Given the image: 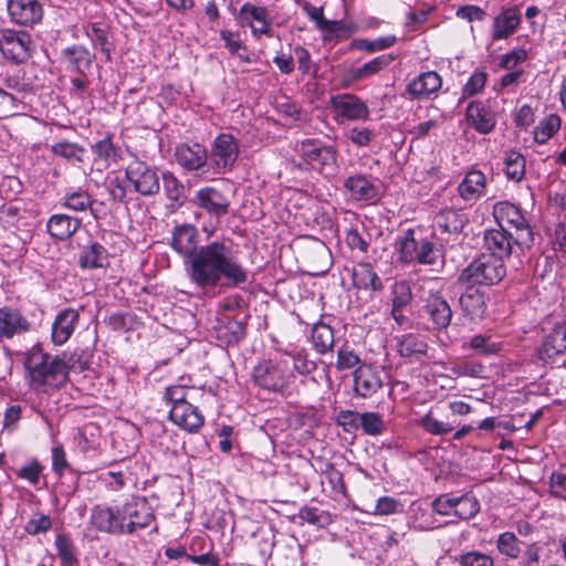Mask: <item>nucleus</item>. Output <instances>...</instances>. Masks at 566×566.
I'll return each instance as SVG.
<instances>
[{
  "mask_svg": "<svg viewBox=\"0 0 566 566\" xmlns=\"http://www.w3.org/2000/svg\"><path fill=\"white\" fill-rule=\"evenodd\" d=\"M54 544L62 566H73L77 562L73 542L67 534H57Z\"/></svg>",
  "mask_w": 566,
  "mask_h": 566,
  "instance_id": "37998d69",
  "label": "nucleus"
},
{
  "mask_svg": "<svg viewBox=\"0 0 566 566\" xmlns=\"http://www.w3.org/2000/svg\"><path fill=\"white\" fill-rule=\"evenodd\" d=\"M286 356L291 357L294 370L302 376H307L316 369V363L311 360L304 350L286 354Z\"/></svg>",
  "mask_w": 566,
  "mask_h": 566,
  "instance_id": "bf43d9fd",
  "label": "nucleus"
},
{
  "mask_svg": "<svg viewBox=\"0 0 566 566\" xmlns=\"http://www.w3.org/2000/svg\"><path fill=\"white\" fill-rule=\"evenodd\" d=\"M420 313L421 317L430 324L429 328L436 332L446 331L453 316L449 302L437 290L428 291Z\"/></svg>",
  "mask_w": 566,
  "mask_h": 566,
  "instance_id": "0eeeda50",
  "label": "nucleus"
},
{
  "mask_svg": "<svg viewBox=\"0 0 566 566\" xmlns=\"http://www.w3.org/2000/svg\"><path fill=\"white\" fill-rule=\"evenodd\" d=\"M206 149L198 143L179 146V165L188 170H196L206 164Z\"/></svg>",
  "mask_w": 566,
  "mask_h": 566,
  "instance_id": "473e14b6",
  "label": "nucleus"
},
{
  "mask_svg": "<svg viewBox=\"0 0 566 566\" xmlns=\"http://www.w3.org/2000/svg\"><path fill=\"white\" fill-rule=\"evenodd\" d=\"M395 249L398 261L403 264L417 262L432 265L438 256L434 244L427 239L417 240L412 229H408L397 237Z\"/></svg>",
  "mask_w": 566,
  "mask_h": 566,
  "instance_id": "20e7f679",
  "label": "nucleus"
},
{
  "mask_svg": "<svg viewBox=\"0 0 566 566\" xmlns=\"http://www.w3.org/2000/svg\"><path fill=\"white\" fill-rule=\"evenodd\" d=\"M353 280L355 285L359 289L378 291L382 287L380 277L368 263H360L354 269Z\"/></svg>",
  "mask_w": 566,
  "mask_h": 566,
  "instance_id": "e433bc0d",
  "label": "nucleus"
},
{
  "mask_svg": "<svg viewBox=\"0 0 566 566\" xmlns=\"http://www.w3.org/2000/svg\"><path fill=\"white\" fill-rule=\"evenodd\" d=\"M126 177L142 196H150L159 190V178L146 163L134 159L126 168Z\"/></svg>",
  "mask_w": 566,
  "mask_h": 566,
  "instance_id": "f8f14e48",
  "label": "nucleus"
},
{
  "mask_svg": "<svg viewBox=\"0 0 566 566\" xmlns=\"http://www.w3.org/2000/svg\"><path fill=\"white\" fill-rule=\"evenodd\" d=\"M517 543L515 534L505 532L499 536L496 546L501 554L510 558H517L521 552Z\"/></svg>",
  "mask_w": 566,
  "mask_h": 566,
  "instance_id": "6e6d98bb",
  "label": "nucleus"
},
{
  "mask_svg": "<svg viewBox=\"0 0 566 566\" xmlns=\"http://www.w3.org/2000/svg\"><path fill=\"white\" fill-rule=\"evenodd\" d=\"M30 329L31 323L20 310L8 305L0 307V340L12 339Z\"/></svg>",
  "mask_w": 566,
  "mask_h": 566,
  "instance_id": "dca6fc26",
  "label": "nucleus"
},
{
  "mask_svg": "<svg viewBox=\"0 0 566 566\" xmlns=\"http://www.w3.org/2000/svg\"><path fill=\"white\" fill-rule=\"evenodd\" d=\"M502 345L491 340L490 336L475 335L470 340V348L481 355H492L501 350Z\"/></svg>",
  "mask_w": 566,
  "mask_h": 566,
  "instance_id": "13d9d810",
  "label": "nucleus"
},
{
  "mask_svg": "<svg viewBox=\"0 0 566 566\" xmlns=\"http://www.w3.org/2000/svg\"><path fill=\"white\" fill-rule=\"evenodd\" d=\"M63 60L73 71L85 73L92 64L90 52L82 45H73L63 51Z\"/></svg>",
  "mask_w": 566,
  "mask_h": 566,
  "instance_id": "72a5a7b5",
  "label": "nucleus"
},
{
  "mask_svg": "<svg viewBox=\"0 0 566 566\" xmlns=\"http://www.w3.org/2000/svg\"><path fill=\"white\" fill-rule=\"evenodd\" d=\"M418 424L428 433L444 436L452 432L455 421L446 416V408L441 405L432 406L429 411L418 420Z\"/></svg>",
  "mask_w": 566,
  "mask_h": 566,
  "instance_id": "aec40b11",
  "label": "nucleus"
},
{
  "mask_svg": "<svg viewBox=\"0 0 566 566\" xmlns=\"http://www.w3.org/2000/svg\"><path fill=\"white\" fill-rule=\"evenodd\" d=\"M75 439L76 444L82 452L86 453L90 451H94L99 447V428L92 422L86 423L81 429H78Z\"/></svg>",
  "mask_w": 566,
  "mask_h": 566,
  "instance_id": "a19ab883",
  "label": "nucleus"
},
{
  "mask_svg": "<svg viewBox=\"0 0 566 566\" xmlns=\"http://www.w3.org/2000/svg\"><path fill=\"white\" fill-rule=\"evenodd\" d=\"M7 8L11 21L22 27H33L43 18L39 0H8Z\"/></svg>",
  "mask_w": 566,
  "mask_h": 566,
  "instance_id": "4468645a",
  "label": "nucleus"
},
{
  "mask_svg": "<svg viewBox=\"0 0 566 566\" xmlns=\"http://www.w3.org/2000/svg\"><path fill=\"white\" fill-rule=\"evenodd\" d=\"M311 339L315 350L324 355L334 347V331L325 323H316L312 328Z\"/></svg>",
  "mask_w": 566,
  "mask_h": 566,
  "instance_id": "f704fd0d",
  "label": "nucleus"
},
{
  "mask_svg": "<svg viewBox=\"0 0 566 566\" xmlns=\"http://www.w3.org/2000/svg\"><path fill=\"white\" fill-rule=\"evenodd\" d=\"M455 15L460 19L473 22L484 20L486 12L478 6L468 4L458 8Z\"/></svg>",
  "mask_w": 566,
  "mask_h": 566,
  "instance_id": "774afa93",
  "label": "nucleus"
},
{
  "mask_svg": "<svg viewBox=\"0 0 566 566\" xmlns=\"http://www.w3.org/2000/svg\"><path fill=\"white\" fill-rule=\"evenodd\" d=\"M457 562L461 566H494L493 558L485 553L479 551H470L460 554Z\"/></svg>",
  "mask_w": 566,
  "mask_h": 566,
  "instance_id": "5fc2aeb1",
  "label": "nucleus"
},
{
  "mask_svg": "<svg viewBox=\"0 0 566 566\" xmlns=\"http://www.w3.org/2000/svg\"><path fill=\"white\" fill-rule=\"evenodd\" d=\"M455 497V493H448L438 496L432 502L433 511L444 516L454 515Z\"/></svg>",
  "mask_w": 566,
  "mask_h": 566,
  "instance_id": "e2e57ef3",
  "label": "nucleus"
},
{
  "mask_svg": "<svg viewBox=\"0 0 566 566\" xmlns=\"http://www.w3.org/2000/svg\"><path fill=\"white\" fill-rule=\"evenodd\" d=\"M396 59L392 54L379 55L353 71L355 80H364L387 69Z\"/></svg>",
  "mask_w": 566,
  "mask_h": 566,
  "instance_id": "58836bf2",
  "label": "nucleus"
},
{
  "mask_svg": "<svg viewBox=\"0 0 566 566\" xmlns=\"http://www.w3.org/2000/svg\"><path fill=\"white\" fill-rule=\"evenodd\" d=\"M392 306L405 308L412 300L411 286L407 281H398L392 285Z\"/></svg>",
  "mask_w": 566,
  "mask_h": 566,
  "instance_id": "864d4df0",
  "label": "nucleus"
},
{
  "mask_svg": "<svg viewBox=\"0 0 566 566\" xmlns=\"http://www.w3.org/2000/svg\"><path fill=\"white\" fill-rule=\"evenodd\" d=\"M493 216L499 221L500 226H502V223L511 224L516 231L521 232V237L532 240V232L528 229L526 219L515 205L509 201H500L493 207Z\"/></svg>",
  "mask_w": 566,
  "mask_h": 566,
  "instance_id": "412c9836",
  "label": "nucleus"
},
{
  "mask_svg": "<svg viewBox=\"0 0 566 566\" xmlns=\"http://www.w3.org/2000/svg\"><path fill=\"white\" fill-rule=\"evenodd\" d=\"M329 106L334 112V119L337 123L345 120L366 122L369 119L370 111L367 104L357 95L342 93L329 97Z\"/></svg>",
  "mask_w": 566,
  "mask_h": 566,
  "instance_id": "6e6552de",
  "label": "nucleus"
},
{
  "mask_svg": "<svg viewBox=\"0 0 566 566\" xmlns=\"http://www.w3.org/2000/svg\"><path fill=\"white\" fill-rule=\"evenodd\" d=\"M384 386L380 371L370 365H360L354 371V391L361 398H370Z\"/></svg>",
  "mask_w": 566,
  "mask_h": 566,
  "instance_id": "f3484780",
  "label": "nucleus"
},
{
  "mask_svg": "<svg viewBox=\"0 0 566 566\" xmlns=\"http://www.w3.org/2000/svg\"><path fill=\"white\" fill-rule=\"evenodd\" d=\"M396 42L397 38L395 35H387L375 40L359 39L354 42V45L358 50L373 53L391 48Z\"/></svg>",
  "mask_w": 566,
  "mask_h": 566,
  "instance_id": "8fccbe9b",
  "label": "nucleus"
},
{
  "mask_svg": "<svg viewBox=\"0 0 566 566\" xmlns=\"http://www.w3.org/2000/svg\"><path fill=\"white\" fill-rule=\"evenodd\" d=\"M505 275V268L501 258L492 254H482L473 260L460 274L459 280L470 285H493Z\"/></svg>",
  "mask_w": 566,
  "mask_h": 566,
  "instance_id": "39448f33",
  "label": "nucleus"
},
{
  "mask_svg": "<svg viewBox=\"0 0 566 566\" xmlns=\"http://www.w3.org/2000/svg\"><path fill=\"white\" fill-rule=\"evenodd\" d=\"M360 363L359 356L347 345L342 346L337 352L336 368L346 370Z\"/></svg>",
  "mask_w": 566,
  "mask_h": 566,
  "instance_id": "052dcab7",
  "label": "nucleus"
},
{
  "mask_svg": "<svg viewBox=\"0 0 566 566\" xmlns=\"http://www.w3.org/2000/svg\"><path fill=\"white\" fill-rule=\"evenodd\" d=\"M442 85L440 75L434 71L419 74L407 86V92L415 98H428L437 93Z\"/></svg>",
  "mask_w": 566,
  "mask_h": 566,
  "instance_id": "393cba45",
  "label": "nucleus"
},
{
  "mask_svg": "<svg viewBox=\"0 0 566 566\" xmlns=\"http://www.w3.org/2000/svg\"><path fill=\"white\" fill-rule=\"evenodd\" d=\"M185 266L191 280L201 286H216L221 279L233 285L248 280L247 271L221 242H211L195 250L185 260Z\"/></svg>",
  "mask_w": 566,
  "mask_h": 566,
  "instance_id": "f257e3e1",
  "label": "nucleus"
},
{
  "mask_svg": "<svg viewBox=\"0 0 566 566\" xmlns=\"http://www.w3.org/2000/svg\"><path fill=\"white\" fill-rule=\"evenodd\" d=\"M461 310L471 321L482 319L486 312L485 296L479 290L469 287L459 300Z\"/></svg>",
  "mask_w": 566,
  "mask_h": 566,
  "instance_id": "cd10ccee",
  "label": "nucleus"
},
{
  "mask_svg": "<svg viewBox=\"0 0 566 566\" xmlns=\"http://www.w3.org/2000/svg\"><path fill=\"white\" fill-rule=\"evenodd\" d=\"M562 119L557 114H549L542 118L534 128V140L546 144L559 129Z\"/></svg>",
  "mask_w": 566,
  "mask_h": 566,
  "instance_id": "4c0bfd02",
  "label": "nucleus"
},
{
  "mask_svg": "<svg viewBox=\"0 0 566 566\" xmlns=\"http://www.w3.org/2000/svg\"><path fill=\"white\" fill-rule=\"evenodd\" d=\"M520 241H522V243H527L530 239L518 234V238L514 240L512 234L503 229L502 226L496 229H490L484 234V244L490 251L489 254L499 256L501 260H503L504 256H510L513 243H520Z\"/></svg>",
  "mask_w": 566,
  "mask_h": 566,
  "instance_id": "a211bd4d",
  "label": "nucleus"
},
{
  "mask_svg": "<svg viewBox=\"0 0 566 566\" xmlns=\"http://www.w3.org/2000/svg\"><path fill=\"white\" fill-rule=\"evenodd\" d=\"M96 158L104 161L107 166L117 160V150L113 144L112 137L106 136L92 146Z\"/></svg>",
  "mask_w": 566,
  "mask_h": 566,
  "instance_id": "de8ad7c7",
  "label": "nucleus"
},
{
  "mask_svg": "<svg viewBox=\"0 0 566 566\" xmlns=\"http://www.w3.org/2000/svg\"><path fill=\"white\" fill-rule=\"evenodd\" d=\"M302 165L322 171L336 165L338 151L318 138H306L296 144Z\"/></svg>",
  "mask_w": 566,
  "mask_h": 566,
  "instance_id": "423d86ee",
  "label": "nucleus"
},
{
  "mask_svg": "<svg viewBox=\"0 0 566 566\" xmlns=\"http://www.w3.org/2000/svg\"><path fill=\"white\" fill-rule=\"evenodd\" d=\"M62 205L73 211H86L92 207L93 200L86 191L78 189L76 191L67 192L63 197Z\"/></svg>",
  "mask_w": 566,
  "mask_h": 566,
  "instance_id": "49530a36",
  "label": "nucleus"
},
{
  "mask_svg": "<svg viewBox=\"0 0 566 566\" xmlns=\"http://www.w3.org/2000/svg\"><path fill=\"white\" fill-rule=\"evenodd\" d=\"M86 34L94 45L99 46L101 50L106 53L107 57H109L111 43L108 41V28L102 23H91L86 27Z\"/></svg>",
  "mask_w": 566,
  "mask_h": 566,
  "instance_id": "c03bdc74",
  "label": "nucleus"
},
{
  "mask_svg": "<svg viewBox=\"0 0 566 566\" xmlns=\"http://www.w3.org/2000/svg\"><path fill=\"white\" fill-rule=\"evenodd\" d=\"M238 20L241 25L249 27L254 38L271 34V18L269 11L263 6L251 2L243 3L238 13Z\"/></svg>",
  "mask_w": 566,
  "mask_h": 566,
  "instance_id": "ddd939ff",
  "label": "nucleus"
},
{
  "mask_svg": "<svg viewBox=\"0 0 566 566\" xmlns=\"http://www.w3.org/2000/svg\"><path fill=\"white\" fill-rule=\"evenodd\" d=\"M526 161L524 156L514 149L507 150L504 156V171L509 179L518 182L524 178Z\"/></svg>",
  "mask_w": 566,
  "mask_h": 566,
  "instance_id": "ea45409f",
  "label": "nucleus"
},
{
  "mask_svg": "<svg viewBox=\"0 0 566 566\" xmlns=\"http://www.w3.org/2000/svg\"><path fill=\"white\" fill-rule=\"evenodd\" d=\"M344 187L350 197L357 201H370L378 197V189L375 184L363 175L349 176Z\"/></svg>",
  "mask_w": 566,
  "mask_h": 566,
  "instance_id": "c85d7f7f",
  "label": "nucleus"
},
{
  "mask_svg": "<svg viewBox=\"0 0 566 566\" xmlns=\"http://www.w3.org/2000/svg\"><path fill=\"white\" fill-rule=\"evenodd\" d=\"M24 367L33 390L59 389L69 380V365L64 359L45 353L39 345L28 352Z\"/></svg>",
  "mask_w": 566,
  "mask_h": 566,
  "instance_id": "f03ea898",
  "label": "nucleus"
},
{
  "mask_svg": "<svg viewBox=\"0 0 566 566\" xmlns=\"http://www.w3.org/2000/svg\"><path fill=\"white\" fill-rule=\"evenodd\" d=\"M43 467L38 460H32L27 464L22 465L20 469L15 471V474L19 479L28 481L31 485L38 488L41 475H42Z\"/></svg>",
  "mask_w": 566,
  "mask_h": 566,
  "instance_id": "603ef678",
  "label": "nucleus"
},
{
  "mask_svg": "<svg viewBox=\"0 0 566 566\" xmlns=\"http://www.w3.org/2000/svg\"><path fill=\"white\" fill-rule=\"evenodd\" d=\"M203 424V417L198 408L179 398V428L189 432L197 431Z\"/></svg>",
  "mask_w": 566,
  "mask_h": 566,
  "instance_id": "c9c22d12",
  "label": "nucleus"
},
{
  "mask_svg": "<svg viewBox=\"0 0 566 566\" xmlns=\"http://www.w3.org/2000/svg\"><path fill=\"white\" fill-rule=\"evenodd\" d=\"M522 21V14L517 7H509L494 18L492 24V39L494 41L504 40L513 35Z\"/></svg>",
  "mask_w": 566,
  "mask_h": 566,
  "instance_id": "4be33fe9",
  "label": "nucleus"
},
{
  "mask_svg": "<svg viewBox=\"0 0 566 566\" xmlns=\"http://www.w3.org/2000/svg\"><path fill=\"white\" fill-rule=\"evenodd\" d=\"M78 264L82 269H99L108 264L107 250L99 243H91L84 247L80 258Z\"/></svg>",
  "mask_w": 566,
  "mask_h": 566,
  "instance_id": "2f4dec72",
  "label": "nucleus"
},
{
  "mask_svg": "<svg viewBox=\"0 0 566 566\" xmlns=\"http://www.w3.org/2000/svg\"><path fill=\"white\" fill-rule=\"evenodd\" d=\"M124 517L120 506L96 504L91 509L90 525L98 532L107 534H125Z\"/></svg>",
  "mask_w": 566,
  "mask_h": 566,
  "instance_id": "9b49d317",
  "label": "nucleus"
},
{
  "mask_svg": "<svg viewBox=\"0 0 566 566\" xmlns=\"http://www.w3.org/2000/svg\"><path fill=\"white\" fill-rule=\"evenodd\" d=\"M397 350L401 357L406 358H418L421 355H426L428 344L418 334L407 333L396 337Z\"/></svg>",
  "mask_w": 566,
  "mask_h": 566,
  "instance_id": "7c9ffc66",
  "label": "nucleus"
},
{
  "mask_svg": "<svg viewBox=\"0 0 566 566\" xmlns=\"http://www.w3.org/2000/svg\"><path fill=\"white\" fill-rule=\"evenodd\" d=\"M212 156L218 167H231L238 157V145L234 138L228 134H221L214 142Z\"/></svg>",
  "mask_w": 566,
  "mask_h": 566,
  "instance_id": "bb28decb",
  "label": "nucleus"
},
{
  "mask_svg": "<svg viewBox=\"0 0 566 566\" xmlns=\"http://www.w3.org/2000/svg\"><path fill=\"white\" fill-rule=\"evenodd\" d=\"M198 205L214 216H222L228 212V199L216 188L206 187L197 192Z\"/></svg>",
  "mask_w": 566,
  "mask_h": 566,
  "instance_id": "c756f323",
  "label": "nucleus"
},
{
  "mask_svg": "<svg viewBox=\"0 0 566 566\" xmlns=\"http://www.w3.org/2000/svg\"><path fill=\"white\" fill-rule=\"evenodd\" d=\"M289 367L290 359L284 356L264 359L253 368V380L265 390L291 394L295 376L289 370Z\"/></svg>",
  "mask_w": 566,
  "mask_h": 566,
  "instance_id": "7ed1b4c3",
  "label": "nucleus"
},
{
  "mask_svg": "<svg viewBox=\"0 0 566 566\" xmlns=\"http://www.w3.org/2000/svg\"><path fill=\"white\" fill-rule=\"evenodd\" d=\"M486 188V176L480 170H470L458 186L460 198L467 202H476Z\"/></svg>",
  "mask_w": 566,
  "mask_h": 566,
  "instance_id": "5701e85b",
  "label": "nucleus"
},
{
  "mask_svg": "<svg viewBox=\"0 0 566 566\" xmlns=\"http://www.w3.org/2000/svg\"><path fill=\"white\" fill-rule=\"evenodd\" d=\"M436 222L443 232H458L462 228L460 214L453 209L442 210L438 214Z\"/></svg>",
  "mask_w": 566,
  "mask_h": 566,
  "instance_id": "3c124183",
  "label": "nucleus"
},
{
  "mask_svg": "<svg viewBox=\"0 0 566 566\" xmlns=\"http://www.w3.org/2000/svg\"><path fill=\"white\" fill-rule=\"evenodd\" d=\"M359 417L360 413L355 411L340 410L336 416V422L344 431L352 433L359 429Z\"/></svg>",
  "mask_w": 566,
  "mask_h": 566,
  "instance_id": "0e129e2a",
  "label": "nucleus"
},
{
  "mask_svg": "<svg viewBox=\"0 0 566 566\" xmlns=\"http://www.w3.org/2000/svg\"><path fill=\"white\" fill-rule=\"evenodd\" d=\"M0 51L6 59L23 63L32 55L31 35L23 31L2 29L0 30Z\"/></svg>",
  "mask_w": 566,
  "mask_h": 566,
  "instance_id": "1a4fd4ad",
  "label": "nucleus"
},
{
  "mask_svg": "<svg viewBox=\"0 0 566 566\" xmlns=\"http://www.w3.org/2000/svg\"><path fill=\"white\" fill-rule=\"evenodd\" d=\"M467 119L480 134H488L495 126V118L492 111L482 102H472L468 105Z\"/></svg>",
  "mask_w": 566,
  "mask_h": 566,
  "instance_id": "a878e982",
  "label": "nucleus"
},
{
  "mask_svg": "<svg viewBox=\"0 0 566 566\" xmlns=\"http://www.w3.org/2000/svg\"><path fill=\"white\" fill-rule=\"evenodd\" d=\"M125 534H132L151 524L154 514L145 497L132 496L120 505Z\"/></svg>",
  "mask_w": 566,
  "mask_h": 566,
  "instance_id": "9d476101",
  "label": "nucleus"
},
{
  "mask_svg": "<svg viewBox=\"0 0 566 566\" xmlns=\"http://www.w3.org/2000/svg\"><path fill=\"white\" fill-rule=\"evenodd\" d=\"M359 428L368 436H378L384 431L385 423L379 413L366 411L360 413Z\"/></svg>",
  "mask_w": 566,
  "mask_h": 566,
  "instance_id": "09e8293b",
  "label": "nucleus"
},
{
  "mask_svg": "<svg viewBox=\"0 0 566 566\" xmlns=\"http://www.w3.org/2000/svg\"><path fill=\"white\" fill-rule=\"evenodd\" d=\"M480 512V502L471 493L457 494L454 516L461 520H469L474 517Z\"/></svg>",
  "mask_w": 566,
  "mask_h": 566,
  "instance_id": "79ce46f5",
  "label": "nucleus"
},
{
  "mask_svg": "<svg viewBox=\"0 0 566 566\" xmlns=\"http://www.w3.org/2000/svg\"><path fill=\"white\" fill-rule=\"evenodd\" d=\"M80 321V312L72 307L60 311L51 328V339L54 345L65 344L72 336Z\"/></svg>",
  "mask_w": 566,
  "mask_h": 566,
  "instance_id": "6ab92c4d",
  "label": "nucleus"
},
{
  "mask_svg": "<svg viewBox=\"0 0 566 566\" xmlns=\"http://www.w3.org/2000/svg\"><path fill=\"white\" fill-rule=\"evenodd\" d=\"M52 526L51 517L46 514H35L25 524V532L30 535H38L48 532Z\"/></svg>",
  "mask_w": 566,
  "mask_h": 566,
  "instance_id": "680f3d73",
  "label": "nucleus"
},
{
  "mask_svg": "<svg viewBox=\"0 0 566 566\" xmlns=\"http://www.w3.org/2000/svg\"><path fill=\"white\" fill-rule=\"evenodd\" d=\"M402 510V504L391 497V496H382L378 499L374 513L377 515H390L395 514Z\"/></svg>",
  "mask_w": 566,
  "mask_h": 566,
  "instance_id": "338daca9",
  "label": "nucleus"
},
{
  "mask_svg": "<svg viewBox=\"0 0 566 566\" xmlns=\"http://www.w3.org/2000/svg\"><path fill=\"white\" fill-rule=\"evenodd\" d=\"M199 234L197 229L191 224L179 226V253L184 254L186 259L192 253L196 248Z\"/></svg>",
  "mask_w": 566,
  "mask_h": 566,
  "instance_id": "a18cd8bd",
  "label": "nucleus"
},
{
  "mask_svg": "<svg viewBox=\"0 0 566 566\" xmlns=\"http://www.w3.org/2000/svg\"><path fill=\"white\" fill-rule=\"evenodd\" d=\"M486 83V73L484 72H474L462 90L463 97H471L479 93Z\"/></svg>",
  "mask_w": 566,
  "mask_h": 566,
  "instance_id": "69168bd1",
  "label": "nucleus"
},
{
  "mask_svg": "<svg viewBox=\"0 0 566 566\" xmlns=\"http://www.w3.org/2000/svg\"><path fill=\"white\" fill-rule=\"evenodd\" d=\"M51 149L55 156L63 157L67 160L76 161L82 160V154L84 151L83 147L78 146L77 144L69 142L56 143L52 146Z\"/></svg>",
  "mask_w": 566,
  "mask_h": 566,
  "instance_id": "4d7b16f0",
  "label": "nucleus"
},
{
  "mask_svg": "<svg viewBox=\"0 0 566 566\" xmlns=\"http://www.w3.org/2000/svg\"><path fill=\"white\" fill-rule=\"evenodd\" d=\"M80 226V219L65 213H56L48 220L46 231L54 240L65 241L78 230Z\"/></svg>",
  "mask_w": 566,
  "mask_h": 566,
  "instance_id": "b1692460",
  "label": "nucleus"
},
{
  "mask_svg": "<svg viewBox=\"0 0 566 566\" xmlns=\"http://www.w3.org/2000/svg\"><path fill=\"white\" fill-rule=\"evenodd\" d=\"M566 354V322L555 326L537 349V357L544 364H555Z\"/></svg>",
  "mask_w": 566,
  "mask_h": 566,
  "instance_id": "2eb2a0df",
  "label": "nucleus"
}]
</instances>
